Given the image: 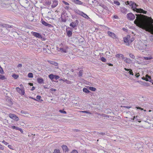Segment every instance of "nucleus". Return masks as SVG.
<instances>
[{
    "instance_id": "obj_1",
    "label": "nucleus",
    "mask_w": 153,
    "mask_h": 153,
    "mask_svg": "<svg viewBox=\"0 0 153 153\" xmlns=\"http://www.w3.org/2000/svg\"><path fill=\"white\" fill-rule=\"evenodd\" d=\"M140 27L143 29L153 34V19L149 18L140 23Z\"/></svg>"
},
{
    "instance_id": "obj_2",
    "label": "nucleus",
    "mask_w": 153,
    "mask_h": 153,
    "mask_svg": "<svg viewBox=\"0 0 153 153\" xmlns=\"http://www.w3.org/2000/svg\"><path fill=\"white\" fill-rule=\"evenodd\" d=\"M137 5L136 3L134 2L131 8L133 10L136 11L137 13H143L144 14H146L147 13V11H146L144 10L141 8H137Z\"/></svg>"
},
{
    "instance_id": "obj_3",
    "label": "nucleus",
    "mask_w": 153,
    "mask_h": 153,
    "mask_svg": "<svg viewBox=\"0 0 153 153\" xmlns=\"http://www.w3.org/2000/svg\"><path fill=\"white\" fill-rule=\"evenodd\" d=\"M136 19L134 22V23L136 24H137L139 27L142 29V28L140 27V23L145 20L148 19L149 18H151V17H148L147 19L143 20L140 22V21L142 18V15L141 14H136Z\"/></svg>"
},
{
    "instance_id": "obj_4",
    "label": "nucleus",
    "mask_w": 153,
    "mask_h": 153,
    "mask_svg": "<svg viewBox=\"0 0 153 153\" xmlns=\"http://www.w3.org/2000/svg\"><path fill=\"white\" fill-rule=\"evenodd\" d=\"M79 21L76 19L75 21L72 22L70 24V26L72 27L73 28H74L75 27H76L79 25Z\"/></svg>"
},
{
    "instance_id": "obj_5",
    "label": "nucleus",
    "mask_w": 153,
    "mask_h": 153,
    "mask_svg": "<svg viewBox=\"0 0 153 153\" xmlns=\"http://www.w3.org/2000/svg\"><path fill=\"white\" fill-rule=\"evenodd\" d=\"M130 38V36L127 35L126 36L123 38V41L125 43H126V45L127 46L130 45L129 40Z\"/></svg>"
},
{
    "instance_id": "obj_6",
    "label": "nucleus",
    "mask_w": 153,
    "mask_h": 153,
    "mask_svg": "<svg viewBox=\"0 0 153 153\" xmlns=\"http://www.w3.org/2000/svg\"><path fill=\"white\" fill-rule=\"evenodd\" d=\"M66 15H67V13H65L64 12L62 13L61 17V19L62 22H65L67 21V19H66Z\"/></svg>"
},
{
    "instance_id": "obj_7",
    "label": "nucleus",
    "mask_w": 153,
    "mask_h": 153,
    "mask_svg": "<svg viewBox=\"0 0 153 153\" xmlns=\"http://www.w3.org/2000/svg\"><path fill=\"white\" fill-rule=\"evenodd\" d=\"M127 16L128 19L130 20H133L135 18V16L131 13L127 14Z\"/></svg>"
},
{
    "instance_id": "obj_8",
    "label": "nucleus",
    "mask_w": 153,
    "mask_h": 153,
    "mask_svg": "<svg viewBox=\"0 0 153 153\" xmlns=\"http://www.w3.org/2000/svg\"><path fill=\"white\" fill-rule=\"evenodd\" d=\"M16 90L21 96L24 95L25 94V90L23 88L20 89L19 87L16 88Z\"/></svg>"
},
{
    "instance_id": "obj_9",
    "label": "nucleus",
    "mask_w": 153,
    "mask_h": 153,
    "mask_svg": "<svg viewBox=\"0 0 153 153\" xmlns=\"http://www.w3.org/2000/svg\"><path fill=\"white\" fill-rule=\"evenodd\" d=\"M9 117L16 121H17L19 120L18 117L16 115L13 114H9Z\"/></svg>"
},
{
    "instance_id": "obj_10",
    "label": "nucleus",
    "mask_w": 153,
    "mask_h": 153,
    "mask_svg": "<svg viewBox=\"0 0 153 153\" xmlns=\"http://www.w3.org/2000/svg\"><path fill=\"white\" fill-rule=\"evenodd\" d=\"M20 3L24 6H29V1L27 0H20Z\"/></svg>"
},
{
    "instance_id": "obj_11",
    "label": "nucleus",
    "mask_w": 153,
    "mask_h": 153,
    "mask_svg": "<svg viewBox=\"0 0 153 153\" xmlns=\"http://www.w3.org/2000/svg\"><path fill=\"white\" fill-rule=\"evenodd\" d=\"M42 23L46 26H47L48 27H53V26L52 25L46 22L43 20L42 19L41 20Z\"/></svg>"
},
{
    "instance_id": "obj_12",
    "label": "nucleus",
    "mask_w": 153,
    "mask_h": 153,
    "mask_svg": "<svg viewBox=\"0 0 153 153\" xmlns=\"http://www.w3.org/2000/svg\"><path fill=\"white\" fill-rule=\"evenodd\" d=\"M107 33L109 36L111 37L113 39H115L117 38L116 35L113 33L111 32L110 31H108Z\"/></svg>"
},
{
    "instance_id": "obj_13",
    "label": "nucleus",
    "mask_w": 153,
    "mask_h": 153,
    "mask_svg": "<svg viewBox=\"0 0 153 153\" xmlns=\"http://www.w3.org/2000/svg\"><path fill=\"white\" fill-rule=\"evenodd\" d=\"M71 1L75 4L79 5L82 4L83 6H85V3H84V4H83V2L79 0H71Z\"/></svg>"
},
{
    "instance_id": "obj_14",
    "label": "nucleus",
    "mask_w": 153,
    "mask_h": 153,
    "mask_svg": "<svg viewBox=\"0 0 153 153\" xmlns=\"http://www.w3.org/2000/svg\"><path fill=\"white\" fill-rule=\"evenodd\" d=\"M33 35L36 38L40 39L41 37V33L36 32H33Z\"/></svg>"
},
{
    "instance_id": "obj_15",
    "label": "nucleus",
    "mask_w": 153,
    "mask_h": 153,
    "mask_svg": "<svg viewBox=\"0 0 153 153\" xmlns=\"http://www.w3.org/2000/svg\"><path fill=\"white\" fill-rule=\"evenodd\" d=\"M131 120L132 122H138L139 123L141 122V121L139 120V117L137 116H134L133 118L131 119Z\"/></svg>"
},
{
    "instance_id": "obj_16",
    "label": "nucleus",
    "mask_w": 153,
    "mask_h": 153,
    "mask_svg": "<svg viewBox=\"0 0 153 153\" xmlns=\"http://www.w3.org/2000/svg\"><path fill=\"white\" fill-rule=\"evenodd\" d=\"M62 148L63 149V151L64 152H68L69 151V149L68 148V147L66 145H62Z\"/></svg>"
},
{
    "instance_id": "obj_17",
    "label": "nucleus",
    "mask_w": 153,
    "mask_h": 153,
    "mask_svg": "<svg viewBox=\"0 0 153 153\" xmlns=\"http://www.w3.org/2000/svg\"><path fill=\"white\" fill-rule=\"evenodd\" d=\"M145 80L152 83V82L153 81L151 79V76L149 75L148 74L146 75V79H145Z\"/></svg>"
},
{
    "instance_id": "obj_18",
    "label": "nucleus",
    "mask_w": 153,
    "mask_h": 153,
    "mask_svg": "<svg viewBox=\"0 0 153 153\" xmlns=\"http://www.w3.org/2000/svg\"><path fill=\"white\" fill-rule=\"evenodd\" d=\"M58 1L57 0H54L53 1V4L51 5V7L52 8H54L56 7L58 5Z\"/></svg>"
},
{
    "instance_id": "obj_19",
    "label": "nucleus",
    "mask_w": 153,
    "mask_h": 153,
    "mask_svg": "<svg viewBox=\"0 0 153 153\" xmlns=\"http://www.w3.org/2000/svg\"><path fill=\"white\" fill-rule=\"evenodd\" d=\"M72 30H66V32L67 34V36L69 37H70L72 36Z\"/></svg>"
},
{
    "instance_id": "obj_20",
    "label": "nucleus",
    "mask_w": 153,
    "mask_h": 153,
    "mask_svg": "<svg viewBox=\"0 0 153 153\" xmlns=\"http://www.w3.org/2000/svg\"><path fill=\"white\" fill-rule=\"evenodd\" d=\"M37 81L39 84L44 83V80L43 79L41 78H38L37 79Z\"/></svg>"
},
{
    "instance_id": "obj_21",
    "label": "nucleus",
    "mask_w": 153,
    "mask_h": 153,
    "mask_svg": "<svg viewBox=\"0 0 153 153\" xmlns=\"http://www.w3.org/2000/svg\"><path fill=\"white\" fill-rule=\"evenodd\" d=\"M115 57L117 58H121L123 59H124L125 58L124 57V55L118 53L115 55Z\"/></svg>"
},
{
    "instance_id": "obj_22",
    "label": "nucleus",
    "mask_w": 153,
    "mask_h": 153,
    "mask_svg": "<svg viewBox=\"0 0 153 153\" xmlns=\"http://www.w3.org/2000/svg\"><path fill=\"white\" fill-rule=\"evenodd\" d=\"M8 28H1V32L2 33H3L4 34H5L8 31Z\"/></svg>"
},
{
    "instance_id": "obj_23",
    "label": "nucleus",
    "mask_w": 153,
    "mask_h": 153,
    "mask_svg": "<svg viewBox=\"0 0 153 153\" xmlns=\"http://www.w3.org/2000/svg\"><path fill=\"white\" fill-rule=\"evenodd\" d=\"M0 25L2 27L1 28H10L11 27L10 25L8 24H3L1 25Z\"/></svg>"
},
{
    "instance_id": "obj_24",
    "label": "nucleus",
    "mask_w": 153,
    "mask_h": 153,
    "mask_svg": "<svg viewBox=\"0 0 153 153\" xmlns=\"http://www.w3.org/2000/svg\"><path fill=\"white\" fill-rule=\"evenodd\" d=\"M123 60L126 62L127 63H130L131 62V60L129 58H128L126 57Z\"/></svg>"
},
{
    "instance_id": "obj_25",
    "label": "nucleus",
    "mask_w": 153,
    "mask_h": 153,
    "mask_svg": "<svg viewBox=\"0 0 153 153\" xmlns=\"http://www.w3.org/2000/svg\"><path fill=\"white\" fill-rule=\"evenodd\" d=\"M74 11L75 13L80 15H82V13H83V12L81 11L78 9H74Z\"/></svg>"
},
{
    "instance_id": "obj_26",
    "label": "nucleus",
    "mask_w": 153,
    "mask_h": 153,
    "mask_svg": "<svg viewBox=\"0 0 153 153\" xmlns=\"http://www.w3.org/2000/svg\"><path fill=\"white\" fill-rule=\"evenodd\" d=\"M133 2H134L132 1H127L126 2V4L128 5L129 6L131 7L132 5H133Z\"/></svg>"
},
{
    "instance_id": "obj_27",
    "label": "nucleus",
    "mask_w": 153,
    "mask_h": 153,
    "mask_svg": "<svg viewBox=\"0 0 153 153\" xmlns=\"http://www.w3.org/2000/svg\"><path fill=\"white\" fill-rule=\"evenodd\" d=\"M51 64L55 65L56 68H58V63L53 61H51Z\"/></svg>"
},
{
    "instance_id": "obj_28",
    "label": "nucleus",
    "mask_w": 153,
    "mask_h": 153,
    "mask_svg": "<svg viewBox=\"0 0 153 153\" xmlns=\"http://www.w3.org/2000/svg\"><path fill=\"white\" fill-rule=\"evenodd\" d=\"M83 91L87 93H91V92L87 88H84L83 89Z\"/></svg>"
},
{
    "instance_id": "obj_29",
    "label": "nucleus",
    "mask_w": 153,
    "mask_h": 153,
    "mask_svg": "<svg viewBox=\"0 0 153 153\" xmlns=\"http://www.w3.org/2000/svg\"><path fill=\"white\" fill-rule=\"evenodd\" d=\"M78 39L79 42L81 44H82L84 42V39L82 37L80 38H79V37H78Z\"/></svg>"
},
{
    "instance_id": "obj_30",
    "label": "nucleus",
    "mask_w": 153,
    "mask_h": 153,
    "mask_svg": "<svg viewBox=\"0 0 153 153\" xmlns=\"http://www.w3.org/2000/svg\"><path fill=\"white\" fill-rule=\"evenodd\" d=\"M89 89L90 90L92 91H95L96 90V88L93 87H91V86L89 87Z\"/></svg>"
},
{
    "instance_id": "obj_31",
    "label": "nucleus",
    "mask_w": 153,
    "mask_h": 153,
    "mask_svg": "<svg viewBox=\"0 0 153 153\" xmlns=\"http://www.w3.org/2000/svg\"><path fill=\"white\" fill-rule=\"evenodd\" d=\"M48 77L51 80H52L54 79V75L53 74H51L49 75Z\"/></svg>"
},
{
    "instance_id": "obj_32",
    "label": "nucleus",
    "mask_w": 153,
    "mask_h": 153,
    "mask_svg": "<svg viewBox=\"0 0 153 153\" xmlns=\"http://www.w3.org/2000/svg\"><path fill=\"white\" fill-rule=\"evenodd\" d=\"M110 119L112 121H115L117 120V118L116 117L111 116Z\"/></svg>"
},
{
    "instance_id": "obj_33",
    "label": "nucleus",
    "mask_w": 153,
    "mask_h": 153,
    "mask_svg": "<svg viewBox=\"0 0 153 153\" xmlns=\"http://www.w3.org/2000/svg\"><path fill=\"white\" fill-rule=\"evenodd\" d=\"M81 16L87 19H88L89 18V17L85 13H84L83 12V13H82V15Z\"/></svg>"
},
{
    "instance_id": "obj_34",
    "label": "nucleus",
    "mask_w": 153,
    "mask_h": 153,
    "mask_svg": "<svg viewBox=\"0 0 153 153\" xmlns=\"http://www.w3.org/2000/svg\"><path fill=\"white\" fill-rule=\"evenodd\" d=\"M12 77L15 79H17L19 76L18 75L16 74H13L12 75Z\"/></svg>"
},
{
    "instance_id": "obj_35",
    "label": "nucleus",
    "mask_w": 153,
    "mask_h": 153,
    "mask_svg": "<svg viewBox=\"0 0 153 153\" xmlns=\"http://www.w3.org/2000/svg\"><path fill=\"white\" fill-rule=\"evenodd\" d=\"M6 79V78L5 77V76L3 75L0 74V79L4 80Z\"/></svg>"
},
{
    "instance_id": "obj_36",
    "label": "nucleus",
    "mask_w": 153,
    "mask_h": 153,
    "mask_svg": "<svg viewBox=\"0 0 153 153\" xmlns=\"http://www.w3.org/2000/svg\"><path fill=\"white\" fill-rule=\"evenodd\" d=\"M83 71L82 70H80L78 74V75L79 77H81L82 75V74H83Z\"/></svg>"
},
{
    "instance_id": "obj_37",
    "label": "nucleus",
    "mask_w": 153,
    "mask_h": 153,
    "mask_svg": "<svg viewBox=\"0 0 153 153\" xmlns=\"http://www.w3.org/2000/svg\"><path fill=\"white\" fill-rule=\"evenodd\" d=\"M136 146H137V149H139V148H141V147H142V146H141V144H140V143H137L135 144Z\"/></svg>"
},
{
    "instance_id": "obj_38",
    "label": "nucleus",
    "mask_w": 153,
    "mask_h": 153,
    "mask_svg": "<svg viewBox=\"0 0 153 153\" xmlns=\"http://www.w3.org/2000/svg\"><path fill=\"white\" fill-rule=\"evenodd\" d=\"M27 76L29 78H33V74L32 73H29L28 74Z\"/></svg>"
},
{
    "instance_id": "obj_39",
    "label": "nucleus",
    "mask_w": 153,
    "mask_h": 153,
    "mask_svg": "<svg viewBox=\"0 0 153 153\" xmlns=\"http://www.w3.org/2000/svg\"><path fill=\"white\" fill-rule=\"evenodd\" d=\"M89 1L91 3L90 4H91V3L95 4L97 2V0H89Z\"/></svg>"
},
{
    "instance_id": "obj_40",
    "label": "nucleus",
    "mask_w": 153,
    "mask_h": 153,
    "mask_svg": "<svg viewBox=\"0 0 153 153\" xmlns=\"http://www.w3.org/2000/svg\"><path fill=\"white\" fill-rule=\"evenodd\" d=\"M100 6H101L102 7H103L104 9L107 10L108 9V7L105 5L101 4L100 5Z\"/></svg>"
},
{
    "instance_id": "obj_41",
    "label": "nucleus",
    "mask_w": 153,
    "mask_h": 153,
    "mask_svg": "<svg viewBox=\"0 0 153 153\" xmlns=\"http://www.w3.org/2000/svg\"><path fill=\"white\" fill-rule=\"evenodd\" d=\"M53 153H60V151L59 149H55Z\"/></svg>"
},
{
    "instance_id": "obj_42",
    "label": "nucleus",
    "mask_w": 153,
    "mask_h": 153,
    "mask_svg": "<svg viewBox=\"0 0 153 153\" xmlns=\"http://www.w3.org/2000/svg\"><path fill=\"white\" fill-rule=\"evenodd\" d=\"M59 112H60L61 113L64 114H67V112L66 111L64 110V109H61L60 110H59Z\"/></svg>"
},
{
    "instance_id": "obj_43",
    "label": "nucleus",
    "mask_w": 153,
    "mask_h": 153,
    "mask_svg": "<svg viewBox=\"0 0 153 153\" xmlns=\"http://www.w3.org/2000/svg\"><path fill=\"white\" fill-rule=\"evenodd\" d=\"M64 81L65 82H66L68 84H71V82L70 81L68 80L67 79H65Z\"/></svg>"
},
{
    "instance_id": "obj_44",
    "label": "nucleus",
    "mask_w": 153,
    "mask_h": 153,
    "mask_svg": "<svg viewBox=\"0 0 153 153\" xmlns=\"http://www.w3.org/2000/svg\"><path fill=\"white\" fill-rule=\"evenodd\" d=\"M101 60L103 62H105L106 59L104 57H102L100 58Z\"/></svg>"
},
{
    "instance_id": "obj_45",
    "label": "nucleus",
    "mask_w": 153,
    "mask_h": 153,
    "mask_svg": "<svg viewBox=\"0 0 153 153\" xmlns=\"http://www.w3.org/2000/svg\"><path fill=\"white\" fill-rule=\"evenodd\" d=\"M114 3L118 6H119L120 4V3L119 1H114Z\"/></svg>"
},
{
    "instance_id": "obj_46",
    "label": "nucleus",
    "mask_w": 153,
    "mask_h": 153,
    "mask_svg": "<svg viewBox=\"0 0 153 153\" xmlns=\"http://www.w3.org/2000/svg\"><path fill=\"white\" fill-rule=\"evenodd\" d=\"M129 56L132 59H134L135 57V56L134 54H132V53H130L129 54Z\"/></svg>"
},
{
    "instance_id": "obj_47",
    "label": "nucleus",
    "mask_w": 153,
    "mask_h": 153,
    "mask_svg": "<svg viewBox=\"0 0 153 153\" xmlns=\"http://www.w3.org/2000/svg\"><path fill=\"white\" fill-rule=\"evenodd\" d=\"M60 50L62 51L63 52L66 53V52H67L66 50L65 49H64V48H60Z\"/></svg>"
},
{
    "instance_id": "obj_48",
    "label": "nucleus",
    "mask_w": 153,
    "mask_h": 153,
    "mask_svg": "<svg viewBox=\"0 0 153 153\" xmlns=\"http://www.w3.org/2000/svg\"><path fill=\"white\" fill-rule=\"evenodd\" d=\"M11 128L13 129H15L16 130H18L19 129V128L17 127L14 126H12Z\"/></svg>"
},
{
    "instance_id": "obj_49",
    "label": "nucleus",
    "mask_w": 153,
    "mask_h": 153,
    "mask_svg": "<svg viewBox=\"0 0 153 153\" xmlns=\"http://www.w3.org/2000/svg\"><path fill=\"white\" fill-rule=\"evenodd\" d=\"M127 10V9L125 8H123V10H121V11L123 13H126V12Z\"/></svg>"
},
{
    "instance_id": "obj_50",
    "label": "nucleus",
    "mask_w": 153,
    "mask_h": 153,
    "mask_svg": "<svg viewBox=\"0 0 153 153\" xmlns=\"http://www.w3.org/2000/svg\"><path fill=\"white\" fill-rule=\"evenodd\" d=\"M97 134H101L103 135H105V132H97Z\"/></svg>"
},
{
    "instance_id": "obj_51",
    "label": "nucleus",
    "mask_w": 153,
    "mask_h": 153,
    "mask_svg": "<svg viewBox=\"0 0 153 153\" xmlns=\"http://www.w3.org/2000/svg\"><path fill=\"white\" fill-rule=\"evenodd\" d=\"M144 58L145 60H148L152 59V57H144Z\"/></svg>"
},
{
    "instance_id": "obj_52",
    "label": "nucleus",
    "mask_w": 153,
    "mask_h": 153,
    "mask_svg": "<svg viewBox=\"0 0 153 153\" xmlns=\"http://www.w3.org/2000/svg\"><path fill=\"white\" fill-rule=\"evenodd\" d=\"M59 78V76L56 75H54V79H57Z\"/></svg>"
},
{
    "instance_id": "obj_53",
    "label": "nucleus",
    "mask_w": 153,
    "mask_h": 153,
    "mask_svg": "<svg viewBox=\"0 0 153 153\" xmlns=\"http://www.w3.org/2000/svg\"><path fill=\"white\" fill-rule=\"evenodd\" d=\"M70 153H78V152L76 150H73Z\"/></svg>"
},
{
    "instance_id": "obj_54",
    "label": "nucleus",
    "mask_w": 153,
    "mask_h": 153,
    "mask_svg": "<svg viewBox=\"0 0 153 153\" xmlns=\"http://www.w3.org/2000/svg\"><path fill=\"white\" fill-rule=\"evenodd\" d=\"M130 40H129V44L131 43L134 40V39L133 38H132L131 39L130 38Z\"/></svg>"
},
{
    "instance_id": "obj_55",
    "label": "nucleus",
    "mask_w": 153,
    "mask_h": 153,
    "mask_svg": "<svg viewBox=\"0 0 153 153\" xmlns=\"http://www.w3.org/2000/svg\"><path fill=\"white\" fill-rule=\"evenodd\" d=\"M128 73H129V74L130 75H133V73L132 71V70H131V71H129V72H128Z\"/></svg>"
},
{
    "instance_id": "obj_56",
    "label": "nucleus",
    "mask_w": 153,
    "mask_h": 153,
    "mask_svg": "<svg viewBox=\"0 0 153 153\" xmlns=\"http://www.w3.org/2000/svg\"><path fill=\"white\" fill-rule=\"evenodd\" d=\"M41 98V97L40 95H37L36 97V99L38 100H40Z\"/></svg>"
},
{
    "instance_id": "obj_57",
    "label": "nucleus",
    "mask_w": 153,
    "mask_h": 153,
    "mask_svg": "<svg viewBox=\"0 0 153 153\" xmlns=\"http://www.w3.org/2000/svg\"><path fill=\"white\" fill-rule=\"evenodd\" d=\"M81 112L82 113H87V114H91V113L88 111H81Z\"/></svg>"
},
{
    "instance_id": "obj_58",
    "label": "nucleus",
    "mask_w": 153,
    "mask_h": 153,
    "mask_svg": "<svg viewBox=\"0 0 153 153\" xmlns=\"http://www.w3.org/2000/svg\"><path fill=\"white\" fill-rule=\"evenodd\" d=\"M62 2L64 3V4H65V5H69V4L67 2H65V1H63V0L62 1Z\"/></svg>"
},
{
    "instance_id": "obj_59",
    "label": "nucleus",
    "mask_w": 153,
    "mask_h": 153,
    "mask_svg": "<svg viewBox=\"0 0 153 153\" xmlns=\"http://www.w3.org/2000/svg\"><path fill=\"white\" fill-rule=\"evenodd\" d=\"M8 147L9 149H13V146L12 145H8Z\"/></svg>"
},
{
    "instance_id": "obj_60",
    "label": "nucleus",
    "mask_w": 153,
    "mask_h": 153,
    "mask_svg": "<svg viewBox=\"0 0 153 153\" xmlns=\"http://www.w3.org/2000/svg\"><path fill=\"white\" fill-rule=\"evenodd\" d=\"M2 143L6 145H7L8 144V143L7 142H5L4 140H3L2 141Z\"/></svg>"
},
{
    "instance_id": "obj_61",
    "label": "nucleus",
    "mask_w": 153,
    "mask_h": 153,
    "mask_svg": "<svg viewBox=\"0 0 153 153\" xmlns=\"http://www.w3.org/2000/svg\"><path fill=\"white\" fill-rule=\"evenodd\" d=\"M51 4V1H48L46 2V4L47 5H50Z\"/></svg>"
},
{
    "instance_id": "obj_62",
    "label": "nucleus",
    "mask_w": 153,
    "mask_h": 153,
    "mask_svg": "<svg viewBox=\"0 0 153 153\" xmlns=\"http://www.w3.org/2000/svg\"><path fill=\"white\" fill-rule=\"evenodd\" d=\"M40 39L42 41H45L46 40V38L44 37H43L42 36H41V37H40Z\"/></svg>"
},
{
    "instance_id": "obj_63",
    "label": "nucleus",
    "mask_w": 153,
    "mask_h": 153,
    "mask_svg": "<svg viewBox=\"0 0 153 153\" xmlns=\"http://www.w3.org/2000/svg\"><path fill=\"white\" fill-rule=\"evenodd\" d=\"M4 149V147L3 146L0 144V149L3 150Z\"/></svg>"
},
{
    "instance_id": "obj_64",
    "label": "nucleus",
    "mask_w": 153,
    "mask_h": 153,
    "mask_svg": "<svg viewBox=\"0 0 153 153\" xmlns=\"http://www.w3.org/2000/svg\"><path fill=\"white\" fill-rule=\"evenodd\" d=\"M150 39L152 42H153V36H151L150 37Z\"/></svg>"
}]
</instances>
